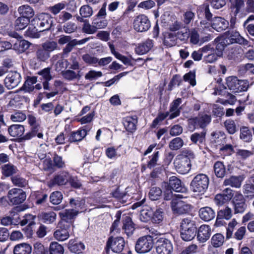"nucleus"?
<instances>
[{
  "instance_id": "3",
  "label": "nucleus",
  "mask_w": 254,
  "mask_h": 254,
  "mask_svg": "<svg viewBox=\"0 0 254 254\" xmlns=\"http://www.w3.org/2000/svg\"><path fill=\"white\" fill-rule=\"evenodd\" d=\"M209 182V178L206 175L202 173L197 174L190 182V189L194 192L203 193L208 189Z\"/></svg>"
},
{
  "instance_id": "27",
  "label": "nucleus",
  "mask_w": 254,
  "mask_h": 254,
  "mask_svg": "<svg viewBox=\"0 0 254 254\" xmlns=\"http://www.w3.org/2000/svg\"><path fill=\"white\" fill-rule=\"evenodd\" d=\"M31 246L26 243H22L16 245L13 249V254H31Z\"/></svg>"
},
{
  "instance_id": "46",
  "label": "nucleus",
  "mask_w": 254,
  "mask_h": 254,
  "mask_svg": "<svg viewBox=\"0 0 254 254\" xmlns=\"http://www.w3.org/2000/svg\"><path fill=\"white\" fill-rule=\"evenodd\" d=\"M252 136V132L248 127H243L240 128V138L244 141H250Z\"/></svg>"
},
{
  "instance_id": "11",
  "label": "nucleus",
  "mask_w": 254,
  "mask_h": 254,
  "mask_svg": "<svg viewBox=\"0 0 254 254\" xmlns=\"http://www.w3.org/2000/svg\"><path fill=\"white\" fill-rule=\"evenodd\" d=\"M156 250L158 254H172L173 251L172 243L169 239L161 238L156 242Z\"/></svg>"
},
{
  "instance_id": "39",
  "label": "nucleus",
  "mask_w": 254,
  "mask_h": 254,
  "mask_svg": "<svg viewBox=\"0 0 254 254\" xmlns=\"http://www.w3.org/2000/svg\"><path fill=\"white\" fill-rule=\"evenodd\" d=\"M153 211L150 207H145L140 212L139 219L142 222H147L151 220Z\"/></svg>"
},
{
  "instance_id": "45",
  "label": "nucleus",
  "mask_w": 254,
  "mask_h": 254,
  "mask_svg": "<svg viewBox=\"0 0 254 254\" xmlns=\"http://www.w3.org/2000/svg\"><path fill=\"white\" fill-rule=\"evenodd\" d=\"M211 242L213 247L219 248L223 245L224 242V237L220 233L216 234L212 236Z\"/></svg>"
},
{
  "instance_id": "42",
  "label": "nucleus",
  "mask_w": 254,
  "mask_h": 254,
  "mask_svg": "<svg viewBox=\"0 0 254 254\" xmlns=\"http://www.w3.org/2000/svg\"><path fill=\"white\" fill-rule=\"evenodd\" d=\"M30 23V19L20 16L15 21L14 27L16 30L24 29Z\"/></svg>"
},
{
  "instance_id": "17",
  "label": "nucleus",
  "mask_w": 254,
  "mask_h": 254,
  "mask_svg": "<svg viewBox=\"0 0 254 254\" xmlns=\"http://www.w3.org/2000/svg\"><path fill=\"white\" fill-rule=\"evenodd\" d=\"M227 44L238 43L244 46L249 44V41L240 35L237 31L229 32L226 39Z\"/></svg>"
},
{
  "instance_id": "19",
  "label": "nucleus",
  "mask_w": 254,
  "mask_h": 254,
  "mask_svg": "<svg viewBox=\"0 0 254 254\" xmlns=\"http://www.w3.org/2000/svg\"><path fill=\"white\" fill-rule=\"evenodd\" d=\"M36 59L31 60L30 64L34 67H37L38 64L36 63L37 60L39 62H45L50 57V54L49 52L45 51L42 48H39L35 52Z\"/></svg>"
},
{
  "instance_id": "4",
  "label": "nucleus",
  "mask_w": 254,
  "mask_h": 254,
  "mask_svg": "<svg viewBox=\"0 0 254 254\" xmlns=\"http://www.w3.org/2000/svg\"><path fill=\"white\" fill-rule=\"evenodd\" d=\"M226 84L228 88L232 92L239 93L246 91L248 89L247 82L242 80H239L236 76H229L226 79Z\"/></svg>"
},
{
  "instance_id": "35",
  "label": "nucleus",
  "mask_w": 254,
  "mask_h": 254,
  "mask_svg": "<svg viewBox=\"0 0 254 254\" xmlns=\"http://www.w3.org/2000/svg\"><path fill=\"white\" fill-rule=\"evenodd\" d=\"M19 14L22 17L30 19L34 15V11L32 8L28 5L20 6L17 9Z\"/></svg>"
},
{
  "instance_id": "13",
  "label": "nucleus",
  "mask_w": 254,
  "mask_h": 254,
  "mask_svg": "<svg viewBox=\"0 0 254 254\" xmlns=\"http://www.w3.org/2000/svg\"><path fill=\"white\" fill-rule=\"evenodd\" d=\"M164 187H169L176 192H186L187 191V188L181 181L175 176L170 177L168 183H164Z\"/></svg>"
},
{
  "instance_id": "47",
  "label": "nucleus",
  "mask_w": 254,
  "mask_h": 254,
  "mask_svg": "<svg viewBox=\"0 0 254 254\" xmlns=\"http://www.w3.org/2000/svg\"><path fill=\"white\" fill-rule=\"evenodd\" d=\"M217 215L219 218H223L226 220H229L232 216V211L231 208L226 206L217 212Z\"/></svg>"
},
{
  "instance_id": "63",
  "label": "nucleus",
  "mask_w": 254,
  "mask_h": 254,
  "mask_svg": "<svg viewBox=\"0 0 254 254\" xmlns=\"http://www.w3.org/2000/svg\"><path fill=\"white\" fill-rule=\"evenodd\" d=\"M16 168L11 164H6L2 167V173L7 177L16 173Z\"/></svg>"
},
{
  "instance_id": "30",
  "label": "nucleus",
  "mask_w": 254,
  "mask_h": 254,
  "mask_svg": "<svg viewBox=\"0 0 254 254\" xmlns=\"http://www.w3.org/2000/svg\"><path fill=\"white\" fill-rule=\"evenodd\" d=\"M25 131L24 127L21 125H12L8 128L9 134L14 137H18L22 136Z\"/></svg>"
},
{
  "instance_id": "25",
  "label": "nucleus",
  "mask_w": 254,
  "mask_h": 254,
  "mask_svg": "<svg viewBox=\"0 0 254 254\" xmlns=\"http://www.w3.org/2000/svg\"><path fill=\"white\" fill-rule=\"evenodd\" d=\"M244 180L242 176H232L224 180L223 185L225 186H231L232 188H240Z\"/></svg>"
},
{
  "instance_id": "6",
  "label": "nucleus",
  "mask_w": 254,
  "mask_h": 254,
  "mask_svg": "<svg viewBox=\"0 0 254 254\" xmlns=\"http://www.w3.org/2000/svg\"><path fill=\"white\" fill-rule=\"evenodd\" d=\"M153 244L152 237L146 235L140 237L137 240L135 249L138 253L144 254L149 252L152 249Z\"/></svg>"
},
{
  "instance_id": "5",
  "label": "nucleus",
  "mask_w": 254,
  "mask_h": 254,
  "mask_svg": "<svg viewBox=\"0 0 254 254\" xmlns=\"http://www.w3.org/2000/svg\"><path fill=\"white\" fill-rule=\"evenodd\" d=\"M36 22L39 27V32L50 30L53 24L52 16L48 13H41L34 18L32 23Z\"/></svg>"
},
{
  "instance_id": "33",
  "label": "nucleus",
  "mask_w": 254,
  "mask_h": 254,
  "mask_svg": "<svg viewBox=\"0 0 254 254\" xmlns=\"http://www.w3.org/2000/svg\"><path fill=\"white\" fill-rule=\"evenodd\" d=\"M137 122L136 118L133 117H127L123 121L124 126L126 130L131 132L136 130Z\"/></svg>"
},
{
  "instance_id": "59",
  "label": "nucleus",
  "mask_w": 254,
  "mask_h": 254,
  "mask_svg": "<svg viewBox=\"0 0 254 254\" xmlns=\"http://www.w3.org/2000/svg\"><path fill=\"white\" fill-rule=\"evenodd\" d=\"M77 29V26L75 23L68 22L65 23L63 26V31L67 34H71Z\"/></svg>"
},
{
  "instance_id": "34",
  "label": "nucleus",
  "mask_w": 254,
  "mask_h": 254,
  "mask_svg": "<svg viewBox=\"0 0 254 254\" xmlns=\"http://www.w3.org/2000/svg\"><path fill=\"white\" fill-rule=\"evenodd\" d=\"M37 81V78L36 76L28 77L25 81L24 84L20 88L21 90H23L26 92H31L34 89V84Z\"/></svg>"
},
{
  "instance_id": "1",
  "label": "nucleus",
  "mask_w": 254,
  "mask_h": 254,
  "mask_svg": "<svg viewBox=\"0 0 254 254\" xmlns=\"http://www.w3.org/2000/svg\"><path fill=\"white\" fill-rule=\"evenodd\" d=\"M194 154L190 150H185L178 156L174 161L176 171L180 174H187L190 170V158H193Z\"/></svg>"
},
{
  "instance_id": "51",
  "label": "nucleus",
  "mask_w": 254,
  "mask_h": 254,
  "mask_svg": "<svg viewBox=\"0 0 254 254\" xmlns=\"http://www.w3.org/2000/svg\"><path fill=\"white\" fill-rule=\"evenodd\" d=\"M63 198V194L61 191H56L52 192L50 196V202L54 205L60 204Z\"/></svg>"
},
{
  "instance_id": "61",
  "label": "nucleus",
  "mask_w": 254,
  "mask_h": 254,
  "mask_svg": "<svg viewBox=\"0 0 254 254\" xmlns=\"http://www.w3.org/2000/svg\"><path fill=\"white\" fill-rule=\"evenodd\" d=\"M82 32L88 34H93L97 31L93 24H90L88 21H85L82 28Z\"/></svg>"
},
{
  "instance_id": "49",
  "label": "nucleus",
  "mask_w": 254,
  "mask_h": 254,
  "mask_svg": "<svg viewBox=\"0 0 254 254\" xmlns=\"http://www.w3.org/2000/svg\"><path fill=\"white\" fill-rule=\"evenodd\" d=\"M62 75L66 80L73 81L76 79L78 74H76V71L71 69L64 70L62 71Z\"/></svg>"
},
{
  "instance_id": "26",
  "label": "nucleus",
  "mask_w": 254,
  "mask_h": 254,
  "mask_svg": "<svg viewBox=\"0 0 254 254\" xmlns=\"http://www.w3.org/2000/svg\"><path fill=\"white\" fill-rule=\"evenodd\" d=\"M182 99L178 98L171 104L169 112L170 114L169 119H173L180 115L181 107L179 106L182 103Z\"/></svg>"
},
{
  "instance_id": "10",
  "label": "nucleus",
  "mask_w": 254,
  "mask_h": 254,
  "mask_svg": "<svg viewBox=\"0 0 254 254\" xmlns=\"http://www.w3.org/2000/svg\"><path fill=\"white\" fill-rule=\"evenodd\" d=\"M150 26V20L144 14H140L134 19L133 27L137 32H145L149 29Z\"/></svg>"
},
{
  "instance_id": "37",
  "label": "nucleus",
  "mask_w": 254,
  "mask_h": 254,
  "mask_svg": "<svg viewBox=\"0 0 254 254\" xmlns=\"http://www.w3.org/2000/svg\"><path fill=\"white\" fill-rule=\"evenodd\" d=\"M206 133L205 130L200 132H194L190 135V140L195 144H202L205 141Z\"/></svg>"
},
{
  "instance_id": "44",
  "label": "nucleus",
  "mask_w": 254,
  "mask_h": 254,
  "mask_svg": "<svg viewBox=\"0 0 254 254\" xmlns=\"http://www.w3.org/2000/svg\"><path fill=\"white\" fill-rule=\"evenodd\" d=\"M49 252L50 254H64V249L58 242H53L50 244Z\"/></svg>"
},
{
  "instance_id": "54",
  "label": "nucleus",
  "mask_w": 254,
  "mask_h": 254,
  "mask_svg": "<svg viewBox=\"0 0 254 254\" xmlns=\"http://www.w3.org/2000/svg\"><path fill=\"white\" fill-rule=\"evenodd\" d=\"M162 191L160 188L158 187L152 188L149 192V197L152 200H156L161 196Z\"/></svg>"
},
{
  "instance_id": "32",
  "label": "nucleus",
  "mask_w": 254,
  "mask_h": 254,
  "mask_svg": "<svg viewBox=\"0 0 254 254\" xmlns=\"http://www.w3.org/2000/svg\"><path fill=\"white\" fill-rule=\"evenodd\" d=\"M123 229L127 236L131 235L134 230L133 224L129 216H126L123 219Z\"/></svg>"
},
{
  "instance_id": "2",
  "label": "nucleus",
  "mask_w": 254,
  "mask_h": 254,
  "mask_svg": "<svg viewBox=\"0 0 254 254\" xmlns=\"http://www.w3.org/2000/svg\"><path fill=\"white\" fill-rule=\"evenodd\" d=\"M196 227L195 222L190 218H186L181 223V237L185 241L192 240L196 235Z\"/></svg>"
},
{
  "instance_id": "7",
  "label": "nucleus",
  "mask_w": 254,
  "mask_h": 254,
  "mask_svg": "<svg viewBox=\"0 0 254 254\" xmlns=\"http://www.w3.org/2000/svg\"><path fill=\"white\" fill-rule=\"evenodd\" d=\"M8 202L12 205L22 203L26 198V194L22 189L13 188L7 193Z\"/></svg>"
},
{
  "instance_id": "53",
  "label": "nucleus",
  "mask_w": 254,
  "mask_h": 254,
  "mask_svg": "<svg viewBox=\"0 0 254 254\" xmlns=\"http://www.w3.org/2000/svg\"><path fill=\"white\" fill-rule=\"evenodd\" d=\"M163 210L162 208H158L155 211L153 212L152 221L154 223H160L163 219Z\"/></svg>"
},
{
  "instance_id": "12",
  "label": "nucleus",
  "mask_w": 254,
  "mask_h": 254,
  "mask_svg": "<svg viewBox=\"0 0 254 254\" xmlns=\"http://www.w3.org/2000/svg\"><path fill=\"white\" fill-rule=\"evenodd\" d=\"M171 208L174 213L184 214L190 212L191 206L178 199H173L171 201Z\"/></svg>"
},
{
  "instance_id": "18",
  "label": "nucleus",
  "mask_w": 254,
  "mask_h": 254,
  "mask_svg": "<svg viewBox=\"0 0 254 254\" xmlns=\"http://www.w3.org/2000/svg\"><path fill=\"white\" fill-rule=\"evenodd\" d=\"M78 213V211L73 209H66L60 212L62 221L60 222L64 224H70V227L72 225L73 220Z\"/></svg>"
},
{
  "instance_id": "15",
  "label": "nucleus",
  "mask_w": 254,
  "mask_h": 254,
  "mask_svg": "<svg viewBox=\"0 0 254 254\" xmlns=\"http://www.w3.org/2000/svg\"><path fill=\"white\" fill-rule=\"evenodd\" d=\"M245 200L242 194L238 192L235 194L233 199L235 214L242 213L245 211L247 208Z\"/></svg>"
},
{
  "instance_id": "60",
  "label": "nucleus",
  "mask_w": 254,
  "mask_h": 254,
  "mask_svg": "<svg viewBox=\"0 0 254 254\" xmlns=\"http://www.w3.org/2000/svg\"><path fill=\"white\" fill-rule=\"evenodd\" d=\"M11 180L14 185L19 187L23 188L27 185V181L19 176L12 177Z\"/></svg>"
},
{
  "instance_id": "57",
  "label": "nucleus",
  "mask_w": 254,
  "mask_h": 254,
  "mask_svg": "<svg viewBox=\"0 0 254 254\" xmlns=\"http://www.w3.org/2000/svg\"><path fill=\"white\" fill-rule=\"evenodd\" d=\"M10 120L14 122H22L26 119L25 113L20 111H17L10 115Z\"/></svg>"
},
{
  "instance_id": "22",
  "label": "nucleus",
  "mask_w": 254,
  "mask_h": 254,
  "mask_svg": "<svg viewBox=\"0 0 254 254\" xmlns=\"http://www.w3.org/2000/svg\"><path fill=\"white\" fill-rule=\"evenodd\" d=\"M69 179V174L67 172H63L55 176L49 183V186L50 187H52L56 185H64L66 184Z\"/></svg>"
},
{
  "instance_id": "58",
  "label": "nucleus",
  "mask_w": 254,
  "mask_h": 254,
  "mask_svg": "<svg viewBox=\"0 0 254 254\" xmlns=\"http://www.w3.org/2000/svg\"><path fill=\"white\" fill-rule=\"evenodd\" d=\"M39 31L33 25H30L25 31V35L31 38H38L40 37Z\"/></svg>"
},
{
  "instance_id": "62",
  "label": "nucleus",
  "mask_w": 254,
  "mask_h": 254,
  "mask_svg": "<svg viewBox=\"0 0 254 254\" xmlns=\"http://www.w3.org/2000/svg\"><path fill=\"white\" fill-rule=\"evenodd\" d=\"M30 45V43L26 40L17 41L14 44V48L19 51H24L28 49Z\"/></svg>"
},
{
  "instance_id": "21",
  "label": "nucleus",
  "mask_w": 254,
  "mask_h": 254,
  "mask_svg": "<svg viewBox=\"0 0 254 254\" xmlns=\"http://www.w3.org/2000/svg\"><path fill=\"white\" fill-rule=\"evenodd\" d=\"M90 38H85L80 40H77L76 39L72 40L70 42L67 44L65 47L63 49L62 56L66 57L68 54L73 50V48L78 45H82L88 41Z\"/></svg>"
},
{
  "instance_id": "23",
  "label": "nucleus",
  "mask_w": 254,
  "mask_h": 254,
  "mask_svg": "<svg viewBox=\"0 0 254 254\" xmlns=\"http://www.w3.org/2000/svg\"><path fill=\"white\" fill-rule=\"evenodd\" d=\"M228 24V22L221 17H215L211 20V27L218 32L225 30Z\"/></svg>"
},
{
  "instance_id": "64",
  "label": "nucleus",
  "mask_w": 254,
  "mask_h": 254,
  "mask_svg": "<svg viewBox=\"0 0 254 254\" xmlns=\"http://www.w3.org/2000/svg\"><path fill=\"white\" fill-rule=\"evenodd\" d=\"M82 59L87 64L95 65L98 62V59L89 54H85L82 56Z\"/></svg>"
},
{
  "instance_id": "55",
  "label": "nucleus",
  "mask_w": 254,
  "mask_h": 254,
  "mask_svg": "<svg viewBox=\"0 0 254 254\" xmlns=\"http://www.w3.org/2000/svg\"><path fill=\"white\" fill-rule=\"evenodd\" d=\"M68 61L69 63V68L73 70H77L79 68V64L78 61L77 55L76 53H72Z\"/></svg>"
},
{
  "instance_id": "29",
  "label": "nucleus",
  "mask_w": 254,
  "mask_h": 254,
  "mask_svg": "<svg viewBox=\"0 0 254 254\" xmlns=\"http://www.w3.org/2000/svg\"><path fill=\"white\" fill-rule=\"evenodd\" d=\"M199 215L202 220L209 221L214 218L215 212L211 207H204L200 209Z\"/></svg>"
},
{
  "instance_id": "48",
  "label": "nucleus",
  "mask_w": 254,
  "mask_h": 254,
  "mask_svg": "<svg viewBox=\"0 0 254 254\" xmlns=\"http://www.w3.org/2000/svg\"><path fill=\"white\" fill-rule=\"evenodd\" d=\"M184 145L183 140L179 137L173 139L169 144V148L172 150H177Z\"/></svg>"
},
{
  "instance_id": "24",
  "label": "nucleus",
  "mask_w": 254,
  "mask_h": 254,
  "mask_svg": "<svg viewBox=\"0 0 254 254\" xmlns=\"http://www.w3.org/2000/svg\"><path fill=\"white\" fill-rule=\"evenodd\" d=\"M211 120V116L205 114H199L197 117L192 120V122L195 126H197L203 128L208 126Z\"/></svg>"
},
{
  "instance_id": "20",
  "label": "nucleus",
  "mask_w": 254,
  "mask_h": 254,
  "mask_svg": "<svg viewBox=\"0 0 254 254\" xmlns=\"http://www.w3.org/2000/svg\"><path fill=\"white\" fill-rule=\"evenodd\" d=\"M211 234V228L209 225H202L197 230V239L200 243L206 242L210 238Z\"/></svg>"
},
{
  "instance_id": "9",
  "label": "nucleus",
  "mask_w": 254,
  "mask_h": 254,
  "mask_svg": "<svg viewBox=\"0 0 254 254\" xmlns=\"http://www.w3.org/2000/svg\"><path fill=\"white\" fill-rule=\"evenodd\" d=\"M22 80L21 75L16 71L9 72L4 80L5 87L8 89H12L20 83Z\"/></svg>"
},
{
  "instance_id": "40",
  "label": "nucleus",
  "mask_w": 254,
  "mask_h": 254,
  "mask_svg": "<svg viewBox=\"0 0 254 254\" xmlns=\"http://www.w3.org/2000/svg\"><path fill=\"white\" fill-rule=\"evenodd\" d=\"M177 35L172 33H166L164 36V44L168 47H171L177 44Z\"/></svg>"
},
{
  "instance_id": "52",
  "label": "nucleus",
  "mask_w": 254,
  "mask_h": 254,
  "mask_svg": "<svg viewBox=\"0 0 254 254\" xmlns=\"http://www.w3.org/2000/svg\"><path fill=\"white\" fill-rule=\"evenodd\" d=\"M92 24L96 27L97 30L105 28L108 24L107 20L103 18L96 16L93 18Z\"/></svg>"
},
{
  "instance_id": "43",
  "label": "nucleus",
  "mask_w": 254,
  "mask_h": 254,
  "mask_svg": "<svg viewBox=\"0 0 254 254\" xmlns=\"http://www.w3.org/2000/svg\"><path fill=\"white\" fill-rule=\"evenodd\" d=\"M40 217L43 222L51 224L56 220L57 215L54 212L49 211L41 213L40 215Z\"/></svg>"
},
{
  "instance_id": "28",
  "label": "nucleus",
  "mask_w": 254,
  "mask_h": 254,
  "mask_svg": "<svg viewBox=\"0 0 254 254\" xmlns=\"http://www.w3.org/2000/svg\"><path fill=\"white\" fill-rule=\"evenodd\" d=\"M153 47V41L152 40L147 39L138 45L135 48V52L137 54L143 55L148 52Z\"/></svg>"
},
{
  "instance_id": "36",
  "label": "nucleus",
  "mask_w": 254,
  "mask_h": 254,
  "mask_svg": "<svg viewBox=\"0 0 254 254\" xmlns=\"http://www.w3.org/2000/svg\"><path fill=\"white\" fill-rule=\"evenodd\" d=\"M87 134L85 129H80L76 131L71 132L69 137L68 140L70 142L81 141Z\"/></svg>"
},
{
  "instance_id": "31",
  "label": "nucleus",
  "mask_w": 254,
  "mask_h": 254,
  "mask_svg": "<svg viewBox=\"0 0 254 254\" xmlns=\"http://www.w3.org/2000/svg\"><path fill=\"white\" fill-rule=\"evenodd\" d=\"M68 248L71 253L79 254L84 250L85 246L81 242H78L74 240H70L68 242Z\"/></svg>"
},
{
  "instance_id": "16",
  "label": "nucleus",
  "mask_w": 254,
  "mask_h": 254,
  "mask_svg": "<svg viewBox=\"0 0 254 254\" xmlns=\"http://www.w3.org/2000/svg\"><path fill=\"white\" fill-rule=\"evenodd\" d=\"M233 196V190L230 188L225 189L222 193L215 195L214 202L218 206H221L229 202Z\"/></svg>"
},
{
  "instance_id": "50",
  "label": "nucleus",
  "mask_w": 254,
  "mask_h": 254,
  "mask_svg": "<svg viewBox=\"0 0 254 254\" xmlns=\"http://www.w3.org/2000/svg\"><path fill=\"white\" fill-rule=\"evenodd\" d=\"M79 14L85 18L90 17L93 14V8L88 4L82 5L79 9Z\"/></svg>"
},
{
  "instance_id": "56",
  "label": "nucleus",
  "mask_w": 254,
  "mask_h": 254,
  "mask_svg": "<svg viewBox=\"0 0 254 254\" xmlns=\"http://www.w3.org/2000/svg\"><path fill=\"white\" fill-rule=\"evenodd\" d=\"M224 127L229 133L233 134L235 133L237 128L235 122L232 120H226L224 123Z\"/></svg>"
},
{
  "instance_id": "8",
  "label": "nucleus",
  "mask_w": 254,
  "mask_h": 254,
  "mask_svg": "<svg viewBox=\"0 0 254 254\" xmlns=\"http://www.w3.org/2000/svg\"><path fill=\"white\" fill-rule=\"evenodd\" d=\"M125 245V240L122 237H110L106 243V253L108 254L111 249L114 253H119L123 250Z\"/></svg>"
},
{
  "instance_id": "41",
  "label": "nucleus",
  "mask_w": 254,
  "mask_h": 254,
  "mask_svg": "<svg viewBox=\"0 0 254 254\" xmlns=\"http://www.w3.org/2000/svg\"><path fill=\"white\" fill-rule=\"evenodd\" d=\"M244 197L245 199H252L254 198V186L253 184H247L243 187Z\"/></svg>"
},
{
  "instance_id": "14",
  "label": "nucleus",
  "mask_w": 254,
  "mask_h": 254,
  "mask_svg": "<svg viewBox=\"0 0 254 254\" xmlns=\"http://www.w3.org/2000/svg\"><path fill=\"white\" fill-rule=\"evenodd\" d=\"M70 227V224L59 223L58 229L54 234L55 238L59 241H64L67 240L69 237L68 230Z\"/></svg>"
},
{
  "instance_id": "38",
  "label": "nucleus",
  "mask_w": 254,
  "mask_h": 254,
  "mask_svg": "<svg viewBox=\"0 0 254 254\" xmlns=\"http://www.w3.org/2000/svg\"><path fill=\"white\" fill-rule=\"evenodd\" d=\"M214 170L218 178H223L226 175V168L223 162L221 161H217L214 163Z\"/></svg>"
}]
</instances>
